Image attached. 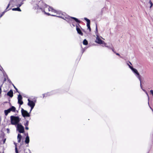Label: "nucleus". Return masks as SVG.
I'll return each instance as SVG.
<instances>
[{"mask_svg":"<svg viewBox=\"0 0 153 153\" xmlns=\"http://www.w3.org/2000/svg\"><path fill=\"white\" fill-rule=\"evenodd\" d=\"M24 126H27L29 124V121L28 120H26V123H24Z\"/></svg>","mask_w":153,"mask_h":153,"instance_id":"obj_22","label":"nucleus"},{"mask_svg":"<svg viewBox=\"0 0 153 153\" xmlns=\"http://www.w3.org/2000/svg\"><path fill=\"white\" fill-rule=\"evenodd\" d=\"M100 37V38H102V39H103V38H102L101 37Z\"/></svg>","mask_w":153,"mask_h":153,"instance_id":"obj_46","label":"nucleus"},{"mask_svg":"<svg viewBox=\"0 0 153 153\" xmlns=\"http://www.w3.org/2000/svg\"><path fill=\"white\" fill-rule=\"evenodd\" d=\"M7 130L8 132V131H9V129H8V128H7Z\"/></svg>","mask_w":153,"mask_h":153,"instance_id":"obj_42","label":"nucleus"},{"mask_svg":"<svg viewBox=\"0 0 153 153\" xmlns=\"http://www.w3.org/2000/svg\"><path fill=\"white\" fill-rule=\"evenodd\" d=\"M6 80V78H4V82H5Z\"/></svg>","mask_w":153,"mask_h":153,"instance_id":"obj_37","label":"nucleus"},{"mask_svg":"<svg viewBox=\"0 0 153 153\" xmlns=\"http://www.w3.org/2000/svg\"><path fill=\"white\" fill-rule=\"evenodd\" d=\"M149 4L150 5V8H151L153 5L152 3V2L151 1V0H150L149 1Z\"/></svg>","mask_w":153,"mask_h":153,"instance_id":"obj_23","label":"nucleus"},{"mask_svg":"<svg viewBox=\"0 0 153 153\" xmlns=\"http://www.w3.org/2000/svg\"><path fill=\"white\" fill-rule=\"evenodd\" d=\"M17 130L20 133H23L24 132V127L21 124H18L17 125Z\"/></svg>","mask_w":153,"mask_h":153,"instance_id":"obj_5","label":"nucleus"},{"mask_svg":"<svg viewBox=\"0 0 153 153\" xmlns=\"http://www.w3.org/2000/svg\"><path fill=\"white\" fill-rule=\"evenodd\" d=\"M84 19L87 22V26L88 27L90 31L91 30V28L90 26V20L87 18L85 17Z\"/></svg>","mask_w":153,"mask_h":153,"instance_id":"obj_7","label":"nucleus"},{"mask_svg":"<svg viewBox=\"0 0 153 153\" xmlns=\"http://www.w3.org/2000/svg\"><path fill=\"white\" fill-rule=\"evenodd\" d=\"M96 43L99 44H103L104 45V46L108 47L106 45V44L104 41H102L100 37L96 34Z\"/></svg>","mask_w":153,"mask_h":153,"instance_id":"obj_4","label":"nucleus"},{"mask_svg":"<svg viewBox=\"0 0 153 153\" xmlns=\"http://www.w3.org/2000/svg\"><path fill=\"white\" fill-rule=\"evenodd\" d=\"M1 86L0 87V94H1Z\"/></svg>","mask_w":153,"mask_h":153,"instance_id":"obj_35","label":"nucleus"},{"mask_svg":"<svg viewBox=\"0 0 153 153\" xmlns=\"http://www.w3.org/2000/svg\"><path fill=\"white\" fill-rule=\"evenodd\" d=\"M10 109L11 110V111L15 112L16 111V108L13 106H12L10 108Z\"/></svg>","mask_w":153,"mask_h":153,"instance_id":"obj_17","label":"nucleus"},{"mask_svg":"<svg viewBox=\"0 0 153 153\" xmlns=\"http://www.w3.org/2000/svg\"><path fill=\"white\" fill-rule=\"evenodd\" d=\"M12 10L13 11H21V10L19 8V7H17L15 8H13L12 9Z\"/></svg>","mask_w":153,"mask_h":153,"instance_id":"obj_15","label":"nucleus"},{"mask_svg":"<svg viewBox=\"0 0 153 153\" xmlns=\"http://www.w3.org/2000/svg\"><path fill=\"white\" fill-rule=\"evenodd\" d=\"M14 144L15 145V148L16 147H16H17L16 144V143H14Z\"/></svg>","mask_w":153,"mask_h":153,"instance_id":"obj_39","label":"nucleus"},{"mask_svg":"<svg viewBox=\"0 0 153 153\" xmlns=\"http://www.w3.org/2000/svg\"><path fill=\"white\" fill-rule=\"evenodd\" d=\"M72 25L74 27L75 26V25L73 23H72Z\"/></svg>","mask_w":153,"mask_h":153,"instance_id":"obj_41","label":"nucleus"},{"mask_svg":"<svg viewBox=\"0 0 153 153\" xmlns=\"http://www.w3.org/2000/svg\"><path fill=\"white\" fill-rule=\"evenodd\" d=\"M63 19H65L64 18H63Z\"/></svg>","mask_w":153,"mask_h":153,"instance_id":"obj_50","label":"nucleus"},{"mask_svg":"<svg viewBox=\"0 0 153 153\" xmlns=\"http://www.w3.org/2000/svg\"><path fill=\"white\" fill-rule=\"evenodd\" d=\"M7 79L8 81H9V82L10 83H12V82H11V81H10V79L8 78V77H7Z\"/></svg>","mask_w":153,"mask_h":153,"instance_id":"obj_31","label":"nucleus"},{"mask_svg":"<svg viewBox=\"0 0 153 153\" xmlns=\"http://www.w3.org/2000/svg\"><path fill=\"white\" fill-rule=\"evenodd\" d=\"M48 6V5L47 4L44 3H43V6H42L43 7H44V8H45L47 7Z\"/></svg>","mask_w":153,"mask_h":153,"instance_id":"obj_21","label":"nucleus"},{"mask_svg":"<svg viewBox=\"0 0 153 153\" xmlns=\"http://www.w3.org/2000/svg\"><path fill=\"white\" fill-rule=\"evenodd\" d=\"M63 19H65L64 18H63Z\"/></svg>","mask_w":153,"mask_h":153,"instance_id":"obj_49","label":"nucleus"},{"mask_svg":"<svg viewBox=\"0 0 153 153\" xmlns=\"http://www.w3.org/2000/svg\"><path fill=\"white\" fill-rule=\"evenodd\" d=\"M128 65L129 67V66H131L130 65H129L128 64H127Z\"/></svg>","mask_w":153,"mask_h":153,"instance_id":"obj_43","label":"nucleus"},{"mask_svg":"<svg viewBox=\"0 0 153 153\" xmlns=\"http://www.w3.org/2000/svg\"><path fill=\"white\" fill-rule=\"evenodd\" d=\"M63 19H65L64 18H63Z\"/></svg>","mask_w":153,"mask_h":153,"instance_id":"obj_48","label":"nucleus"},{"mask_svg":"<svg viewBox=\"0 0 153 153\" xmlns=\"http://www.w3.org/2000/svg\"><path fill=\"white\" fill-rule=\"evenodd\" d=\"M22 138L21 135L20 134H19L17 136L18 142V143H20L21 142Z\"/></svg>","mask_w":153,"mask_h":153,"instance_id":"obj_12","label":"nucleus"},{"mask_svg":"<svg viewBox=\"0 0 153 153\" xmlns=\"http://www.w3.org/2000/svg\"><path fill=\"white\" fill-rule=\"evenodd\" d=\"M29 138L27 134V136L26 137L25 142L26 143L28 144L29 142Z\"/></svg>","mask_w":153,"mask_h":153,"instance_id":"obj_13","label":"nucleus"},{"mask_svg":"<svg viewBox=\"0 0 153 153\" xmlns=\"http://www.w3.org/2000/svg\"><path fill=\"white\" fill-rule=\"evenodd\" d=\"M107 46L108 47H107V48H109V49H111L115 53V52L114 51V50L113 48H111L109 46Z\"/></svg>","mask_w":153,"mask_h":153,"instance_id":"obj_28","label":"nucleus"},{"mask_svg":"<svg viewBox=\"0 0 153 153\" xmlns=\"http://www.w3.org/2000/svg\"><path fill=\"white\" fill-rule=\"evenodd\" d=\"M100 37V38H102V39H103V38H102L101 37Z\"/></svg>","mask_w":153,"mask_h":153,"instance_id":"obj_45","label":"nucleus"},{"mask_svg":"<svg viewBox=\"0 0 153 153\" xmlns=\"http://www.w3.org/2000/svg\"><path fill=\"white\" fill-rule=\"evenodd\" d=\"M23 4V2H21L20 4H18L16 5L17 7H19Z\"/></svg>","mask_w":153,"mask_h":153,"instance_id":"obj_24","label":"nucleus"},{"mask_svg":"<svg viewBox=\"0 0 153 153\" xmlns=\"http://www.w3.org/2000/svg\"><path fill=\"white\" fill-rule=\"evenodd\" d=\"M13 1V0H10V1L9 2V4H8L6 9L5 10V11L3 12V13H2V14L0 16V18L4 14V13L5 12H6L7 11V9L9 7V6L10 5V4L12 3V2ZM9 10V9L8 10Z\"/></svg>","mask_w":153,"mask_h":153,"instance_id":"obj_10","label":"nucleus"},{"mask_svg":"<svg viewBox=\"0 0 153 153\" xmlns=\"http://www.w3.org/2000/svg\"><path fill=\"white\" fill-rule=\"evenodd\" d=\"M28 102L27 103V105L29 106H35V102H36V100L34 101V102L33 101L30 100L29 99H28Z\"/></svg>","mask_w":153,"mask_h":153,"instance_id":"obj_9","label":"nucleus"},{"mask_svg":"<svg viewBox=\"0 0 153 153\" xmlns=\"http://www.w3.org/2000/svg\"><path fill=\"white\" fill-rule=\"evenodd\" d=\"M129 68L132 70V71L135 73L137 75V78L140 81V86L141 87V88H142V86L141 84V78L140 77V75L139 74L137 70L135 69L134 68H133L132 66H129Z\"/></svg>","mask_w":153,"mask_h":153,"instance_id":"obj_3","label":"nucleus"},{"mask_svg":"<svg viewBox=\"0 0 153 153\" xmlns=\"http://www.w3.org/2000/svg\"><path fill=\"white\" fill-rule=\"evenodd\" d=\"M129 63H130V64L132 65V64H131V62H129Z\"/></svg>","mask_w":153,"mask_h":153,"instance_id":"obj_44","label":"nucleus"},{"mask_svg":"<svg viewBox=\"0 0 153 153\" xmlns=\"http://www.w3.org/2000/svg\"><path fill=\"white\" fill-rule=\"evenodd\" d=\"M150 92L151 94H152L153 96V90H151L150 91Z\"/></svg>","mask_w":153,"mask_h":153,"instance_id":"obj_29","label":"nucleus"},{"mask_svg":"<svg viewBox=\"0 0 153 153\" xmlns=\"http://www.w3.org/2000/svg\"><path fill=\"white\" fill-rule=\"evenodd\" d=\"M143 89V91H144L145 92H146V91L145 90H144V89Z\"/></svg>","mask_w":153,"mask_h":153,"instance_id":"obj_40","label":"nucleus"},{"mask_svg":"<svg viewBox=\"0 0 153 153\" xmlns=\"http://www.w3.org/2000/svg\"><path fill=\"white\" fill-rule=\"evenodd\" d=\"M10 120L11 124L13 125H18L21 119L18 116H10Z\"/></svg>","mask_w":153,"mask_h":153,"instance_id":"obj_2","label":"nucleus"},{"mask_svg":"<svg viewBox=\"0 0 153 153\" xmlns=\"http://www.w3.org/2000/svg\"><path fill=\"white\" fill-rule=\"evenodd\" d=\"M49 11H52L53 12L55 13H57V11L53 9L52 7H49Z\"/></svg>","mask_w":153,"mask_h":153,"instance_id":"obj_16","label":"nucleus"},{"mask_svg":"<svg viewBox=\"0 0 153 153\" xmlns=\"http://www.w3.org/2000/svg\"><path fill=\"white\" fill-rule=\"evenodd\" d=\"M116 54L118 56H120V55L118 53H116Z\"/></svg>","mask_w":153,"mask_h":153,"instance_id":"obj_38","label":"nucleus"},{"mask_svg":"<svg viewBox=\"0 0 153 153\" xmlns=\"http://www.w3.org/2000/svg\"><path fill=\"white\" fill-rule=\"evenodd\" d=\"M25 128L26 130H28L29 129V128L27 126H26Z\"/></svg>","mask_w":153,"mask_h":153,"instance_id":"obj_36","label":"nucleus"},{"mask_svg":"<svg viewBox=\"0 0 153 153\" xmlns=\"http://www.w3.org/2000/svg\"><path fill=\"white\" fill-rule=\"evenodd\" d=\"M11 111V110L10 108L7 110H5L4 111V113L6 116H7L9 113H10Z\"/></svg>","mask_w":153,"mask_h":153,"instance_id":"obj_14","label":"nucleus"},{"mask_svg":"<svg viewBox=\"0 0 153 153\" xmlns=\"http://www.w3.org/2000/svg\"><path fill=\"white\" fill-rule=\"evenodd\" d=\"M37 9H40V7L39 8V5H37Z\"/></svg>","mask_w":153,"mask_h":153,"instance_id":"obj_34","label":"nucleus"},{"mask_svg":"<svg viewBox=\"0 0 153 153\" xmlns=\"http://www.w3.org/2000/svg\"><path fill=\"white\" fill-rule=\"evenodd\" d=\"M145 93L147 95V96H148V100H149V95H148L147 92L146 91Z\"/></svg>","mask_w":153,"mask_h":153,"instance_id":"obj_33","label":"nucleus"},{"mask_svg":"<svg viewBox=\"0 0 153 153\" xmlns=\"http://www.w3.org/2000/svg\"><path fill=\"white\" fill-rule=\"evenodd\" d=\"M34 106H33V105L32 106H30V108H31L30 110V112H31V111L33 109V108L34 107Z\"/></svg>","mask_w":153,"mask_h":153,"instance_id":"obj_25","label":"nucleus"},{"mask_svg":"<svg viewBox=\"0 0 153 153\" xmlns=\"http://www.w3.org/2000/svg\"><path fill=\"white\" fill-rule=\"evenodd\" d=\"M7 95L11 97L13 96V93L12 90H10L7 94Z\"/></svg>","mask_w":153,"mask_h":153,"instance_id":"obj_11","label":"nucleus"},{"mask_svg":"<svg viewBox=\"0 0 153 153\" xmlns=\"http://www.w3.org/2000/svg\"><path fill=\"white\" fill-rule=\"evenodd\" d=\"M96 31H97V28L96 27Z\"/></svg>","mask_w":153,"mask_h":153,"instance_id":"obj_47","label":"nucleus"},{"mask_svg":"<svg viewBox=\"0 0 153 153\" xmlns=\"http://www.w3.org/2000/svg\"><path fill=\"white\" fill-rule=\"evenodd\" d=\"M40 9L43 12H44V13L45 14H46L47 15H48V16H50V15L51 16V15L49 13H47L46 12H45V10L44 9H43L42 8H40Z\"/></svg>","mask_w":153,"mask_h":153,"instance_id":"obj_18","label":"nucleus"},{"mask_svg":"<svg viewBox=\"0 0 153 153\" xmlns=\"http://www.w3.org/2000/svg\"><path fill=\"white\" fill-rule=\"evenodd\" d=\"M51 95L50 93H48L46 94H43V97H44L45 96L47 97V96H50Z\"/></svg>","mask_w":153,"mask_h":153,"instance_id":"obj_20","label":"nucleus"},{"mask_svg":"<svg viewBox=\"0 0 153 153\" xmlns=\"http://www.w3.org/2000/svg\"><path fill=\"white\" fill-rule=\"evenodd\" d=\"M13 85L14 88H15V89L16 90V92L18 93H19V92L18 91L17 89L16 88V87L13 84Z\"/></svg>","mask_w":153,"mask_h":153,"instance_id":"obj_26","label":"nucleus"},{"mask_svg":"<svg viewBox=\"0 0 153 153\" xmlns=\"http://www.w3.org/2000/svg\"><path fill=\"white\" fill-rule=\"evenodd\" d=\"M15 152L16 153H18L17 148L16 147L15 148Z\"/></svg>","mask_w":153,"mask_h":153,"instance_id":"obj_30","label":"nucleus"},{"mask_svg":"<svg viewBox=\"0 0 153 153\" xmlns=\"http://www.w3.org/2000/svg\"><path fill=\"white\" fill-rule=\"evenodd\" d=\"M18 103L20 105H22L23 104V102L22 100V97L21 95L20 94L18 95Z\"/></svg>","mask_w":153,"mask_h":153,"instance_id":"obj_8","label":"nucleus"},{"mask_svg":"<svg viewBox=\"0 0 153 153\" xmlns=\"http://www.w3.org/2000/svg\"><path fill=\"white\" fill-rule=\"evenodd\" d=\"M151 109H152V111H153V109H152L151 108Z\"/></svg>","mask_w":153,"mask_h":153,"instance_id":"obj_51","label":"nucleus"},{"mask_svg":"<svg viewBox=\"0 0 153 153\" xmlns=\"http://www.w3.org/2000/svg\"><path fill=\"white\" fill-rule=\"evenodd\" d=\"M6 139H4L3 140V143L4 144L5 143V141H6Z\"/></svg>","mask_w":153,"mask_h":153,"instance_id":"obj_32","label":"nucleus"},{"mask_svg":"<svg viewBox=\"0 0 153 153\" xmlns=\"http://www.w3.org/2000/svg\"><path fill=\"white\" fill-rule=\"evenodd\" d=\"M51 16H56V17H58L62 18L60 16H56L55 15H51Z\"/></svg>","mask_w":153,"mask_h":153,"instance_id":"obj_27","label":"nucleus"},{"mask_svg":"<svg viewBox=\"0 0 153 153\" xmlns=\"http://www.w3.org/2000/svg\"><path fill=\"white\" fill-rule=\"evenodd\" d=\"M71 19H74L76 22L78 23V24H76V30H77V33L78 34H80V35H81V36H82L83 35V33L82 32L81 30L78 27V26H80L79 23H80V22H81L80 21V20H79L76 18L74 17H68V18L67 19H69V21Z\"/></svg>","mask_w":153,"mask_h":153,"instance_id":"obj_1","label":"nucleus"},{"mask_svg":"<svg viewBox=\"0 0 153 153\" xmlns=\"http://www.w3.org/2000/svg\"><path fill=\"white\" fill-rule=\"evenodd\" d=\"M22 114L23 117H29L30 116L29 113L26 110H24L23 108H22L21 109Z\"/></svg>","mask_w":153,"mask_h":153,"instance_id":"obj_6","label":"nucleus"},{"mask_svg":"<svg viewBox=\"0 0 153 153\" xmlns=\"http://www.w3.org/2000/svg\"><path fill=\"white\" fill-rule=\"evenodd\" d=\"M83 44L85 45H87L88 44V42L87 41L86 39H85L84 40L83 42Z\"/></svg>","mask_w":153,"mask_h":153,"instance_id":"obj_19","label":"nucleus"}]
</instances>
